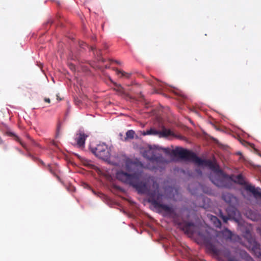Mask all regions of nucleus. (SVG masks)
<instances>
[{"label":"nucleus","mask_w":261,"mask_h":261,"mask_svg":"<svg viewBox=\"0 0 261 261\" xmlns=\"http://www.w3.org/2000/svg\"><path fill=\"white\" fill-rule=\"evenodd\" d=\"M127 168L130 167V173L119 171L116 173V178L123 183L132 186L140 194H147L148 196L147 201L150 203L159 213L164 212V216L173 217L175 215L173 206L162 203L163 195L158 190L149 191L146 180L144 178L142 169L137 168L135 163H127Z\"/></svg>","instance_id":"f257e3e1"},{"label":"nucleus","mask_w":261,"mask_h":261,"mask_svg":"<svg viewBox=\"0 0 261 261\" xmlns=\"http://www.w3.org/2000/svg\"><path fill=\"white\" fill-rule=\"evenodd\" d=\"M142 155L149 161L147 168L151 170H162L170 162L179 160V147L175 149L148 146L142 151Z\"/></svg>","instance_id":"f03ea898"},{"label":"nucleus","mask_w":261,"mask_h":261,"mask_svg":"<svg viewBox=\"0 0 261 261\" xmlns=\"http://www.w3.org/2000/svg\"><path fill=\"white\" fill-rule=\"evenodd\" d=\"M187 234L198 237L206 244L208 248L215 255L219 257H224L228 261H239L235 257L231 256L230 251L226 249H218L211 244L212 236L205 229L194 225L193 223H188L183 228Z\"/></svg>","instance_id":"7ed1b4c3"},{"label":"nucleus","mask_w":261,"mask_h":261,"mask_svg":"<svg viewBox=\"0 0 261 261\" xmlns=\"http://www.w3.org/2000/svg\"><path fill=\"white\" fill-rule=\"evenodd\" d=\"M181 159L192 162L198 166L208 167L216 172H221L219 166L212 161L201 159L197 156L195 153L180 147V160Z\"/></svg>","instance_id":"20e7f679"},{"label":"nucleus","mask_w":261,"mask_h":261,"mask_svg":"<svg viewBox=\"0 0 261 261\" xmlns=\"http://www.w3.org/2000/svg\"><path fill=\"white\" fill-rule=\"evenodd\" d=\"M142 135L143 136L152 135L163 138H178L179 137L173 131L167 128L162 122H159L158 125L154 127H151L146 131H143Z\"/></svg>","instance_id":"39448f33"},{"label":"nucleus","mask_w":261,"mask_h":261,"mask_svg":"<svg viewBox=\"0 0 261 261\" xmlns=\"http://www.w3.org/2000/svg\"><path fill=\"white\" fill-rule=\"evenodd\" d=\"M235 183L240 185L245 186V189L247 191L251 192L255 198H261V188H255L251 185H247L244 177L242 174L236 176V179L233 180Z\"/></svg>","instance_id":"423d86ee"},{"label":"nucleus","mask_w":261,"mask_h":261,"mask_svg":"<svg viewBox=\"0 0 261 261\" xmlns=\"http://www.w3.org/2000/svg\"><path fill=\"white\" fill-rule=\"evenodd\" d=\"M91 151L96 156L103 160L107 159L110 155L108 147L105 143L99 144L95 147L91 148Z\"/></svg>","instance_id":"0eeeda50"},{"label":"nucleus","mask_w":261,"mask_h":261,"mask_svg":"<svg viewBox=\"0 0 261 261\" xmlns=\"http://www.w3.org/2000/svg\"><path fill=\"white\" fill-rule=\"evenodd\" d=\"M88 135L83 132L80 131L75 135L74 140L75 143L79 148H83L85 146V142Z\"/></svg>","instance_id":"6e6552de"},{"label":"nucleus","mask_w":261,"mask_h":261,"mask_svg":"<svg viewBox=\"0 0 261 261\" xmlns=\"http://www.w3.org/2000/svg\"><path fill=\"white\" fill-rule=\"evenodd\" d=\"M249 248L257 256L261 255V249L260 245L255 240L251 239L249 241Z\"/></svg>","instance_id":"1a4fd4ad"},{"label":"nucleus","mask_w":261,"mask_h":261,"mask_svg":"<svg viewBox=\"0 0 261 261\" xmlns=\"http://www.w3.org/2000/svg\"><path fill=\"white\" fill-rule=\"evenodd\" d=\"M232 212L230 213L228 211V217L226 216H224L222 212L221 211H220V216L222 219L223 222L224 223H226L229 219H231V218L234 220L235 221H237V219L236 218V216L237 215V213H238L236 209L232 208Z\"/></svg>","instance_id":"9d476101"},{"label":"nucleus","mask_w":261,"mask_h":261,"mask_svg":"<svg viewBox=\"0 0 261 261\" xmlns=\"http://www.w3.org/2000/svg\"><path fill=\"white\" fill-rule=\"evenodd\" d=\"M222 198L226 202L229 204H231L236 201V197L229 193H223Z\"/></svg>","instance_id":"9b49d317"},{"label":"nucleus","mask_w":261,"mask_h":261,"mask_svg":"<svg viewBox=\"0 0 261 261\" xmlns=\"http://www.w3.org/2000/svg\"><path fill=\"white\" fill-rule=\"evenodd\" d=\"M210 220L215 227L217 228H221V222L216 216L211 215L210 216Z\"/></svg>","instance_id":"f8f14e48"},{"label":"nucleus","mask_w":261,"mask_h":261,"mask_svg":"<svg viewBox=\"0 0 261 261\" xmlns=\"http://www.w3.org/2000/svg\"><path fill=\"white\" fill-rule=\"evenodd\" d=\"M115 71L117 75H120L119 76L120 77L129 79L132 75L130 73L126 72L123 70H120L118 69H116Z\"/></svg>","instance_id":"ddd939ff"},{"label":"nucleus","mask_w":261,"mask_h":261,"mask_svg":"<svg viewBox=\"0 0 261 261\" xmlns=\"http://www.w3.org/2000/svg\"><path fill=\"white\" fill-rule=\"evenodd\" d=\"M212 181L215 185H216L218 187L229 188V186L227 185V184L224 183V181L223 180H212Z\"/></svg>","instance_id":"4468645a"},{"label":"nucleus","mask_w":261,"mask_h":261,"mask_svg":"<svg viewBox=\"0 0 261 261\" xmlns=\"http://www.w3.org/2000/svg\"><path fill=\"white\" fill-rule=\"evenodd\" d=\"M135 132L133 130H128L126 133V137L124 138V140L126 141L128 139H133L134 138Z\"/></svg>","instance_id":"2eb2a0df"},{"label":"nucleus","mask_w":261,"mask_h":261,"mask_svg":"<svg viewBox=\"0 0 261 261\" xmlns=\"http://www.w3.org/2000/svg\"><path fill=\"white\" fill-rule=\"evenodd\" d=\"M148 84L151 86L156 88L159 86H161V83L156 79L150 80L148 81Z\"/></svg>","instance_id":"dca6fc26"},{"label":"nucleus","mask_w":261,"mask_h":261,"mask_svg":"<svg viewBox=\"0 0 261 261\" xmlns=\"http://www.w3.org/2000/svg\"><path fill=\"white\" fill-rule=\"evenodd\" d=\"M62 130V124L61 122H59L57 128V137H58L60 135V132Z\"/></svg>","instance_id":"f3484780"},{"label":"nucleus","mask_w":261,"mask_h":261,"mask_svg":"<svg viewBox=\"0 0 261 261\" xmlns=\"http://www.w3.org/2000/svg\"><path fill=\"white\" fill-rule=\"evenodd\" d=\"M224 233H225V236L227 237V239H231V237H232V233H231V232L230 230H229L227 229H226L224 231Z\"/></svg>","instance_id":"a211bd4d"},{"label":"nucleus","mask_w":261,"mask_h":261,"mask_svg":"<svg viewBox=\"0 0 261 261\" xmlns=\"http://www.w3.org/2000/svg\"><path fill=\"white\" fill-rule=\"evenodd\" d=\"M46 168L51 173H52L53 174L56 175L55 173L53 171V169H52V168H51V167L50 166V165H47L46 166Z\"/></svg>","instance_id":"6ab92c4d"},{"label":"nucleus","mask_w":261,"mask_h":261,"mask_svg":"<svg viewBox=\"0 0 261 261\" xmlns=\"http://www.w3.org/2000/svg\"><path fill=\"white\" fill-rule=\"evenodd\" d=\"M116 86L117 87V91L119 92H122V88L120 85H117L116 84H115Z\"/></svg>","instance_id":"aec40b11"},{"label":"nucleus","mask_w":261,"mask_h":261,"mask_svg":"<svg viewBox=\"0 0 261 261\" xmlns=\"http://www.w3.org/2000/svg\"><path fill=\"white\" fill-rule=\"evenodd\" d=\"M173 93L174 94L175 96L178 97V92L177 89H174L173 90Z\"/></svg>","instance_id":"412c9836"},{"label":"nucleus","mask_w":261,"mask_h":261,"mask_svg":"<svg viewBox=\"0 0 261 261\" xmlns=\"http://www.w3.org/2000/svg\"><path fill=\"white\" fill-rule=\"evenodd\" d=\"M44 101L47 103H50V99L48 98H45L44 99Z\"/></svg>","instance_id":"4be33fe9"},{"label":"nucleus","mask_w":261,"mask_h":261,"mask_svg":"<svg viewBox=\"0 0 261 261\" xmlns=\"http://www.w3.org/2000/svg\"><path fill=\"white\" fill-rule=\"evenodd\" d=\"M19 141L20 142V144H21V145L25 149H27V146L26 145L23 144L22 142H21L20 140H19Z\"/></svg>","instance_id":"5701e85b"},{"label":"nucleus","mask_w":261,"mask_h":261,"mask_svg":"<svg viewBox=\"0 0 261 261\" xmlns=\"http://www.w3.org/2000/svg\"><path fill=\"white\" fill-rule=\"evenodd\" d=\"M180 99H181V98H186V97L185 96V95H184L182 94V93H181V91H180Z\"/></svg>","instance_id":"b1692460"},{"label":"nucleus","mask_w":261,"mask_h":261,"mask_svg":"<svg viewBox=\"0 0 261 261\" xmlns=\"http://www.w3.org/2000/svg\"><path fill=\"white\" fill-rule=\"evenodd\" d=\"M113 62H115L116 63H117V64H120V62L118 61H117V60H114L113 61Z\"/></svg>","instance_id":"393cba45"},{"label":"nucleus","mask_w":261,"mask_h":261,"mask_svg":"<svg viewBox=\"0 0 261 261\" xmlns=\"http://www.w3.org/2000/svg\"><path fill=\"white\" fill-rule=\"evenodd\" d=\"M91 50H93V51H95L96 50V48L95 47H93V46H92L91 47Z\"/></svg>","instance_id":"a878e982"},{"label":"nucleus","mask_w":261,"mask_h":261,"mask_svg":"<svg viewBox=\"0 0 261 261\" xmlns=\"http://www.w3.org/2000/svg\"><path fill=\"white\" fill-rule=\"evenodd\" d=\"M71 69L74 70H75V67L73 65H71Z\"/></svg>","instance_id":"bb28decb"},{"label":"nucleus","mask_w":261,"mask_h":261,"mask_svg":"<svg viewBox=\"0 0 261 261\" xmlns=\"http://www.w3.org/2000/svg\"><path fill=\"white\" fill-rule=\"evenodd\" d=\"M57 99H59V100H61V98H59V96H58V95H57Z\"/></svg>","instance_id":"cd10ccee"},{"label":"nucleus","mask_w":261,"mask_h":261,"mask_svg":"<svg viewBox=\"0 0 261 261\" xmlns=\"http://www.w3.org/2000/svg\"><path fill=\"white\" fill-rule=\"evenodd\" d=\"M40 163H41V164H42L43 165H44V162L42 161H41Z\"/></svg>","instance_id":"c85d7f7f"},{"label":"nucleus","mask_w":261,"mask_h":261,"mask_svg":"<svg viewBox=\"0 0 261 261\" xmlns=\"http://www.w3.org/2000/svg\"><path fill=\"white\" fill-rule=\"evenodd\" d=\"M105 68H109V66H107V65H106Z\"/></svg>","instance_id":"c756f323"},{"label":"nucleus","mask_w":261,"mask_h":261,"mask_svg":"<svg viewBox=\"0 0 261 261\" xmlns=\"http://www.w3.org/2000/svg\"><path fill=\"white\" fill-rule=\"evenodd\" d=\"M180 140H181L182 139V137L181 135H180Z\"/></svg>","instance_id":"7c9ffc66"},{"label":"nucleus","mask_w":261,"mask_h":261,"mask_svg":"<svg viewBox=\"0 0 261 261\" xmlns=\"http://www.w3.org/2000/svg\"><path fill=\"white\" fill-rule=\"evenodd\" d=\"M229 179H230V180H232V178L230 176L229 177Z\"/></svg>","instance_id":"2f4dec72"},{"label":"nucleus","mask_w":261,"mask_h":261,"mask_svg":"<svg viewBox=\"0 0 261 261\" xmlns=\"http://www.w3.org/2000/svg\"><path fill=\"white\" fill-rule=\"evenodd\" d=\"M101 61H102V62H103L105 61L104 59H101Z\"/></svg>","instance_id":"473e14b6"},{"label":"nucleus","mask_w":261,"mask_h":261,"mask_svg":"<svg viewBox=\"0 0 261 261\" xmlns=\"http://www.w3.org/2000/svg\"><path fill=\"white\" fill-rule=\"evenodd\" d=\"M177 225L178 226H179V223H177Z\"/></svg>","instance_id":"72a5a7b5"},{"label":"nucleus","mask_w":261,"mask_h":261,"mask_svg":"<svg viewBox=\"0 0 261 261\" xmlns=\"http://www.w3.org/2000/svg\"><path fill=\"white\" fill-rule=\"evenodd\" d=\"M180 227H181V223H180Z\"/></svg>","instance_id":"f704fd0d"},{"label":"nucleus","mask_w":261,"mask_h":261,"mask_svg":"<svg viewBox=\"0 0 261 261\" xmlns=\"http://www.w3.org/2000/svg\"><path fill=\"white\" fill-rule=\"evenodd\" d=\"M259 155L261 156V154H259Z\"/></svg>","instance_id":"c9c22d12"}]
</instances>
